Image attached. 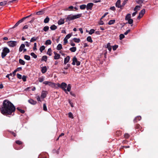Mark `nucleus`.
I'll return each instance as SVG.
<instances>
[{"label": "nucleus", "instance_id": "79ce46f5", "mask_svg": "<svg viewBox=\"0 0 158 158\" xmlns=\"http://www.w3.org/2000/svg\"><path fill=\"white\" fill-rule=\"evenodd\" d=\"M16 109L17 110H18V111H19V112H20L22 114H23L25 112V111L24 110H22L19 107H17Z\"/></svg>", "mask_w": 158, "mask_h": 158}, {"label": "nucleus", "instance_id": "7ed1b4c3", "mask_svg": "<svg viewBox=\"0 0 158 158\" xmlns=\"http://www.w3.org/2000/svg\"><path fill=\"white\" fill-rule=\"evenodd\" d=\"M10 52V49L7 47H5L2 48V52L1 53V56L4 58L8 53Z\"/></svg>", "mask_w": 158, "mask_h": 158}, {"label": "nucleus", "instance_id": "9d476101", "mask_svg": "<svg viewBox=\"0 0 158 158\" xmlns=\"http://www.w3.org/2000/svg\"><path fill=\"white\" fill-rule=\"evenodd\" d=\"M48 93L46 91L43 90L42 91L41 94V97L43 98H45L47 96Z\"/></svg>", "mask_w": 158, "mask_h": 158}, {"label": "nucleus", "instance_id": "aec40b11", "mask_svg": "<svg viewBox=\"0 0 158 158\" xmlns=\"http://www.w3.org/2000/svg\"><path fill=\"white\" fill-rule=\"evenodd\" d=\"M131 15L130 13L126 15L125 18V20L126 21L128 20L129 19H131Z\"/></svg>", "mask_w": 158, "mask_h": 158}, {"label": "nucleus", "instance_id": "9b49d317", "mask_svg": "<svg viewBox=\"0 0 158 158\" xmlns=\"http://www.w3.org/2000/svg\"><path fill=\"white\" fill-rule=\"evenodd\" d=\"M70 56H67L64 59V64H66L68 62H69L70 60Z\"/></svg>", "mask_w": 158, "mask_h": 158}, {"label": "nucleus", "instance_id": "f8f14e48", "mask_svg": "<svg viewBox=\"0 0 158 158\" xmlns=\"http://www.w3.org/2000/svg\"><path fill=\"white\" fill-rule=\"evenodd\" d=\"M120 0H118L115 4V6L118 8H121Z\"/></svg>", "mask_w": 158, "mask_h": 158}, {"label": "nucleus", "instance_id": "864d4df0", "mask_svg": "<svg viewBox=\"0 0 158 158\" xmlns=\"http://www.w3.org/2000/svg\"><path fill=\"white\" fill-rule=\"evenodd\" d=\"M129 136L130 135L128 133H125L124 135V137L126 139L128 138Z\"/></svg>", "mask_w": 158, "mask_h": 158}, {"label": "nucleus", "instance_id": "c756f323", "mask_svg": "<svg viewBox=\"0 0 158 158\" xmlns=\"http://www.w3.org/2000/svg\"><path fill=\"white\" fill-rule=\"evenodd\" d=\"M127 21H128V22H126V23H128L130 24H132V23H133V20L132 19H130L128 20H127Z\"/></svg>", "mask_w": 158, "mask_h": 158}, {"label": "nucleus", "instance_id": "a19ab883", "mask_svg": "<svg viewBox=\"0 0 158 158\" xmlns=\"http://www.w3.org/2000/svg\"><path fill=\"white\" fill-rule=\"evenodd\" d=\"M71 86L70 84H69L67 86V89H66L67 90V91H68V92H70L71 90Z\"/></svg>", "mask_w": 158, "mask_h": 158}, {"label": "nucleus", "instance_id": "f03ea898", "mask_svg": "<svg viewBox=\"0 0 158 158\" xmlns=\"http://www.w3.org/2000/svg\"><path fill=\"white\" fill-rule=\"evenodd\" d=\"M82 16V14H80L76 15H73L72 14L69 15L67 16L66 18V21H69L73 20L75 19L79 18Z\"/></svg>", "mask_w": 158, "mask_h": 158}, {"label": "nucleus", "instance_id": "4468645a", "mask_svg": "<svg viewBox=\"0 0 158 158\" xmlns=\"http://www.w3.org/2000/svg\"><path fill=\"white\" fill-rule=\"evenodd\" d=\"M25 44H22L19 48V52H22L23 50V49H24V48H25Z\"/></svg>", "mask_w": 158, "mask_h": 158}, {"label": "nucleus", "instance_id": "c85d7f7f", "mask_svg": "<svg viewBox=\"0 0 158 158\" xmlns=\"http://www.w3.org/2000/svg\"><path fill=\"white\" fill-rule=\"evenodd\" d=\"M64 23V19H60L58 22V23L59 25H62Z\"/></svg>", "mask_w": 158, "mask_h": 158}, {"label": "nucleus", "instance_id": "e433bc0d", "mask_svg": "<svg viewBox=\"0 0 158 158\" xmlns=\"http://www.w3.org/2000/svg\"><path fill=\"white\" fill-rule=\"evenodd\" d=\"M52 43L51 41L50 40H47L45 43V44L48 45H50Z\"/></svg>", "mask_w": 158, "mask_h": 158}, {"label": "nucleus", "instance_id": "cd10ccee", "mask_svg": "<svg viewBox=\"0 0 158 158\" xmlns=\"http://www.w3.org/2000/svg\"><path fill=\"white\" fill-rule=\"evenodd\" d=\"M50 29L52 30H54L57 29V27L55 25H52L50 27Z\"/></svg>", "mask_w": 158, "mask_h": 158}, {"label": "nucleus", "instance_id": "2f4dec72", "mask_svg": "<svg viewBox=\"0 0 158 158\" xmlns=\"http://www.w3.org/2000/svg\"><path fill=\"white\" fill-rule=\"evenodd\" d=\"M52 49L51 48H50L48 49V51L47 52V54L49 56H51L52 55Z\"/></svg>", "mask_w": 158, "mask_h": 158}, {"label": "nucleus", "instance_id": "052dcab7", "mask_svg": "<svg viewBox=\"0 0 158 158\" xmlns=\"http://www.w3.org/2000/svg\"><path fill=\"white\" fill-rule=\"evenodd\" d=\"M70 66V64H67L66 67H64V69H67Z\"/></svg>", "mask_w": 158, "mask_h": 158}, {"label": "nucleus", "instance_id": "ddd939ff", "mask_svg": "<svg viewBox=\"0 0 158 158\" xmlns=\"http://www.w3.org/2000/svg\"><path fill=\"white\" fill-rule=\"evenodd\" d=\"M45 11L43 9L40 11L36 12V15H43L45 13Z\"/></svg>", "mask_w": 158, "mask_h": 158}, {"label": "nucleus", "instance_id": "ea45409f", "mask_svg": "<svg viewBox=\"0 0 158 158\" xmlns=\"http://www.w3.org/2000/svg\"><path fill=\"white\" fill-rule=\"evenodd\" d=\"M45 47L44 46H41L40 48V52H42L45 49Z\"/></svg>", "mask_w": 158, "mask_h": 158}, {"label": "nucleus", "instance_id": "bf43d9fd", "mask_svg": "<svg viewBox=\"0 0 158 158\" xmlns=\"http://www.w3.org/2000/svg\"><path fill=\"white\" fill-rule=\"evenodd\" d=\"M16 143L19 145H20L22 144V142L19 140H17L15 142Z\"/></svg>", "mask_w": 158, "mask_h": 158}, {"label": "nucleus", "instance_id": "5701e85b", "mask_svg": "<svg viewBox=\"0 0 158 158\" xmlns=\"http://www.w3.org/2000/svg\"><path fill=\"white\" fill-rule=\"evenodd\" d=\"M62 48V44H59L56 47L57 50H60Z\"/></svg>", "mask_w": 158, "mask_h": 158}, {"label": "nucleus", "instance_id": "72a5a7b5", "mask_svg": "<svg viewBox=\"0 0 158 158\" xmlns=\"http://www.w3.org/2000/svg\"><path fill=\"white\" fill-rule=\"evenodd\" d=\"M44 77L43 76H42L38 78L39 81L40 82H42L44 80Z\"/></svg>", "mask_w": 158, "mask_h": 158}, {"label": "nucleus", "instance_id": "a211bd4d", "mask_svg": "<svg viewBox=\"0 0 158 158\" xmlns=\"http://www.w3.org/2000/svg\"><path fill=\"white\" fill-rule=\"evenodd\" d=\"M39 38V37H32L30 40V42H33L34 41H36L37 39Z\"/></svg>", "mask_w": 158, "mask_h": 158}, {"label": "nucleus", "instance_id": "6e6d98bb", "mask_svg": "<svg viewBox=\"0 0 158 158\" xmlns=\"http://www.w3.org/2000/svg\"><path fill=\"white\" fill-rule=\"evenodd\" d=\"M127 1L125 0L123 1V2L121 5V7H123L125 6L127 3Z\"/></svg>", "mask_w": 158, "mask_h": 158}, {"label": "nucleus", "instance_id": "69168bd1", "mask_svg": "<svg viewBox=\"0 0 158 158\" xmlns=\"http://www.w3.org/2000/svg\"><path fill=\"white\" fill-rule=\"evenodd\" d=\"M136 2L138 4H142L143 2V1L142 0H138Z\"/></svg>", "mask_w": 158, "mask_h": 158}, {"label": "nucleus", "instance_id": "774afa93", "mask_svg": "<svg viewBox=\"0 0 158 158\" xmlns=\"http://www.w3.org/2000/svg\"><path fill=\"white\" fill-rule=\"evenodd\" d=\"M110 9L111 10H112L113 11H114L115 10V7L114 6H112L111 7H110Z\"/></svg>", "mask_w": 158, "mask_h": 158}, {"label": "nucleus", "instance_id": "412c9836", "mask_svg": "<svg viewBox=\"0 0 158 158\" xmlns=\"http://www.w3.org/2000/svg\"><path fill=\"white\" fill-rule=\"evenodd\" d=\"M49 29V27L48 26H46L44 27L43 29V30L42 31V32L43 31H44L45 32H46L48 31Z\"/></svg>", "mask_w": 158, "mask_h": 158}, {"label": "nucleus", "instance_id": "a878e982", "mask_svg": "<svg viewBox=\"0 0 158 158\" xmlns=\"http://www.w3.org/2000/svg\"><path fill=\"white\" fill-rule=\"evenodd\" d=\"M145 10L144 9H143L141 10L139 14V15H141V16H143V15L145 14Z\"/></svg>", "mask_w": 158, "mask_h": 158}, {"label": "nucleus", "instance_id": "09e8293b", "mask_svg": "<svg viewBox=\"0 0 158 158\" xmlns=\"http://www.w3.org/2000/svg\"><path fill=\"white\" fill-rule=\"evenodd\" d=\"M94 30L93 29H91L89 31V34L90 35H92L94 33Z\"/></svg>", "mask_w": 158, "mask_h": 158}, {"label": "nucleus", "instance_id": "13d9d810", "mask_svg": "<svg viewBox=\"0 0 158 158\" xmlns=\"http://www.w3.org/2000/svg\"><path fill=\"white\" fill-rule=\"evenodd\" d=\"M17 77L19 79H21L22 78V75L19 73H17Z\"/></svg>", "mask_w": 158, "mask_h": 158}, {"label": "nucleus", "instance_id": "4c0bfd02", "mask_svg": "<svg viewBox=\"0 0 158 158\" xmlns=\"http://www.w3.org/2000/svg\"><path fill=\"white\" fill-rule=\"evenodd\" d=\"M24 58L25 59L27 60H30V56L27 55H24Z\"/></svg>", "mask_w": 158, "mask_h": 158}, {"label": "nucleus", "instance_id": "680f3d73", "mask_svg": "<svg viewBox=\"0 0 158 158\" xmlns=\"http://www.w3.org/2000/svg\"><path fill=\"white\" fill-rule=\"evenodd\" d=\"M22 67H18V68H17L15 70L17 72V71H21V70H22Z\"/></svg>", "mask_w": 158, "mask_h": 158}, {"label": "nucleus", "instance_id": "423d86ee", "mask_svg": "<svg viewBox=\"0 0 158 158\" xmlns=\"http://www.w3.org/2000/svg\"><path fill=\"white\" fill-rule=\"evenodd\" d=\"M59 85V86L64 90L66 93H68L67 92V90L65 89L67 87V85L66 83L62 82L60 85Z\"/></svg>", "mask_w": 158, "mask_h": 158}, {"label": "nucleus", "instance_id": "2eb2a0df", "mask_svg": "<svg viewBox=\"0 0 158 158\" xmlns=\"http://www.w3.org/2000/svg\"><path fill=\"white\" fill-rule=\"evenodd\" d=\"M141 119V117L140 116H138L136 117L134 119V123H136L137 121L140 120Z\"/></svg>", "mask_w": 158, "mask_h": 158}, {"label": "nucleus", "instance_id": "bb28decb", "mask_svg": "<svg viewBox=\"0 0 158 158\" xmlns=\"http://www.w3.org/2000/svg\"><path fill=\"white\" fill-rule=\"evenodd\" d=\"M73 40H74V41L76 43H79L80 41V40L79 38H74L73 39Z\"/></svg>", "mask_w": 158, "mask_h": 158}, {"label": "nucleus", "instance_id": "e2e57ef3", "mask_svg": "<svg viewBox=\"0 0 158 158\" xmlns=\"http://www.w3.org/2000/svg\"><path fill=\"white\" fill-rule=\"evenodd\" d=\"M130 29H128L127 30L126 32H125L124 33V35H127L128 33L130 31Z\"/></svg>", "mask_w": 158, "mask_h": 158}, {"label": "nucleus", "instance_id": "0e129e2a", "mask_svg": "<svg viewBox=\"0 0 158 158\" xmlns=\"http://www.w3.org/2000/svg\"><path fill=\"white\" fill-rule=\"evenodd\" d=\"M25 45L27 47H29L30 46V43H28L27 41L25 42Z\"/></svg>", "mask_w": 158, "mask_h": 158}, {"label": "nucleus", "instance_id": "c03bdc74", "mask_svg": "<svg viewBox=\"0 0 158 158\" xmlns=\"http://www.w3.org/2000/svg\"><path fill=\"white\" fill-rule=\"evenodd\" d=\"M124 34H121L119 35V39L120 40H122V39L124 38L125 37Z\"/></svg>", "mask_w": 158, "mask_h": 158}, {"label": "nucleus", "instance_id": "5fc2aeb1", "mask_svg": "<svg viewBox=\"0 0 158 158\" xmlns=\"http://www.w3.org/2000/svg\"><path fill=\"white\" fill-rule=\"evenodd\" d=\"M68 115H69V118H73V115L72 113H71V112L69 113L68 114Z\"/></svg>", "mask_w": 158, "mask_h": 158}, {"label": "nucleus", "instance_id": "b1692460", "mask_svg": "<svg viewBox=\"0 0 158 158\" xmlns=\"http://www.w3.org/2000/svg\"><path fill=\"white\" fill-rule=\"evenodd\" d=\"M47 60V56H43L41 59L42 61H44L45 62H46Z\"/></svg>", "mask_w": 158, "mask_h": 158}, {"label": "nucleus", "instance_id": "338daca9", "mask_svg": "<svg viewBox=\"0 0 158 158\" xmlns=\"http://www.w3.org/2000/svg\"><path fill=\"white\" fill-rule=\"evenodd\" d=\"M68 40L67 39H66L65 38H64V44H66L67 43H68Z\"/></svg>", "mask_w": 158, "mask_h": 158}, {"label": "nucleus", "instance_id": "6e6552de", "mask_svg": "<svg viewBox=\"0 0 158 158\" xmlns=\"http://www.w3.org/2000/svg\"><path fill=\"white\" fill-rule=\"evenodd\" d=\"M43 83L45 85H48L49 86L52 87H54L55 86V84L52 82L48 81H44L43 82Z\"/></svg>", "mask_w": 158, "mask_h": 158}, {"label": "nucleus", "instance_id": "49530a36", "mask_svg": "<svg viewBox=\"0 0 158 158\" xmlns=\"http://www.w3.org/2000/svg\"><path fill=\"white\" fill-rule=\"evenodd\" d=\"M27 77V76L23 75L22 77V78L24 81H26L27 80L26 78Z\"/></svg>", "mask_w": 158, "mask_h": 158}, {"label": "nucleus", "instance_id": "6ab92c4d", "mask_svg": "<svg viewBox=\"0 0 158 158\" xmlns=\"http://www.w3.org/2000/svg\"><path fill=\"white\" fill-rule=\"evenodd\" d=\"M106 47L107 48L110 52L112 48L110 46V43H109L107 44Z\"/></svg>", "mask_w": 158, "mask_h": 158}, {"label": "nucleus", "instance_id": "a18cd8bd", "mask_svg": "<svg viewBox=\"0 0 158 158\" xmlns=\"http://www.w3.org/2000/svg\"><path fill=\"white\" fill-rule=\"evenodd\" d=\"M7 3V1H3L2 2H1V6L5 5Z\"/></svg>", "mask_w": 158, "mask_h": 158}, {"label": "nucleus", "instance_id": "393cba45", "mask_svg": "<svg viewBox=\"0 0 158 158\" xmlns=\"http://www.w3.org/2000/svg\"><path fill=\"white\" fill-rule=\"evenodd\" d=\"M115 21L114 19L110 20L109 21V22L108 23V24L109 25H111L114 24L115 23Z\"/></svg>", "mask_w": 158, "mask_h": 158}, {"label": "nucleus", "instance_id": "58836bf2", "mask_svg": "<svg viewBox=\"0 0 158 158\" xmlns=\"http://www.w3.org/2000/svg\"><path fill=\"white\" fill-rule=\"evenodd\" d=\"M80 8L81 10H84L86 8V5L85 4L81 5L80 6Z\"/></svg>", "mask_w": 158, "mask_h": 158}, {"label": "nucleus", "instance_id": "8fccbe9b", "mask_svg": "<svg viewBox=\"0 0 158 158\" xmlns=\"http://www.w3.org/2000/svg\"><path fill=\"white\" fill-rule=\"evenodd\" d=\"M118 47V45H115L113 46L112 47L113 50L114 51H115L116 50L117 48Z\"/></svg>", "mask_w": 158, "mask_h": 158}, {"label": "nucleus", "instance_id": "7c9ffc66", "mask_svg": "<svg viewBox=\"0 0 158 158\" xmlns=\"http://www.w3.org/2000/svg\"><path fill=\"white\" fill-rule=\"evenodd\" d=\"M50 20L49 18L48 17H47L44 20V23H48Z\"/></svg>", "mask_w": 158, "mask_h": 158}, {"label": "nucleus", "instance_id": "37998d69", "mask_svg": "<svg viewBox=\"0 0 158 158\" xmlns=\"http://www.w3.org/2000/svg\"><path fill=\"white\" fill-rule=\"evenodd\" d=\"M30 55L32 56L35 59H36L37 58V56L34 52H31Z\"/></svg>", "mask_w": 158, "mask_h": 158}, {"label": "nucleus", "instance_id": "1a4fd4ad", "mask_svg": "<svg viewBox=\"0 0 158 158\" xmlns=\"http://www.w3.org/2000/svg\"><path fill=\"white\" fill-rule=\"evenodd\" d=\"M94 4L92 3H88L86 6V8L87 10H92Z\"/></svg>", "mask_w": 158, "mask_h": 158}, {"label": "nucleus", "instance_id": "473e14b6", "mask_svg": "<svg viewBox=\"0 0 158 158\" xmlns=\"http://www.w3.org/2000/svg\"><path fill=\"white\" fill-rule=\"evenodd\" d=\"M19 62L20 64L23 65H24L25 64V61L21 59L19 60Z\"/></svg>", "mask_w": 158, "mask_h": 158}, {"label": "nucleus", "instance_id": "0eeeda50", "mask_svg": "<svg viewBox=\"0 0 158 158\" xmlns=\"http://www.w3.org/2000/svg\"><path fill=\"white\" fill-rule=\"evenodd\" d=\"M17 43V41H10L8 42V45L11 47H14L16 46Z\"/></svg>", "mask_w": 158, "mask_h": 158}, {"label": "nucleus", "instance_id": "dca6fc26", "mask_svg": "<svg viewBox=\"0 0 158 158\" xmlns=\"http://www.w3.org/2000/svg\"><path fill=\"white\" fill-rule=\"evenodd\" d=\"M28 102L31 104L34 105H35L37 103V102L36 101H35L31 99H29Z\"/></svg>", "mask_w": 158, "mask_h": 158}, {"label": "nucleus", "instance_id": "603ef678", "mask_svg": "<svg viewBox=\"0 0 158 158\" xmlns=\"http://www.w3.org/2000/svg\"><path fill=\"white\" fill-rule=\"evenodd\" d=\"M43 110L45 111H46L47 110V106L45 103L43 104Z\"/></svg>", "mask_w": 158, "mask_h": 158}, {"label": "nucleus", "instance_id": "de8ad7c7", "mask_svg": "<svg viewBox=\"0 0 158 158\" xmlns=\"http://www.w3.org/2000/svg\"><path fill=\"white\" fill-rule=\"evenodd\" d=\"M71 36H72V35L71 34H69L66 35V36L65 37V38L68 40L70 38V37Z\"/></svg>", "mask_w": 158, "mask_h": 158}, {"label": "nucleus", "instance_id": "4d7b16f0", "mask_svg": "<svg viewBox=\"0 0 158 158\" xmlns=\"http://www.w3.org/2000/svg\"><path fill=\"white\" fill-rule=\"evenodd\" d=\"M36 47V43H35L34 44V47L33 48V50L35 51V50H37Z\"/></svg>", "mask_w": 158, "mask_h": 158}, {"label": "nucleus", "instance_id": "20e7f679", "mask_svg": "<svg viewBox=\"0 0 158 158\" xmlns=\"http://www.w3.org/2000/svg\"><path fill=\"white\" fill-rule=\"evenodd\" d=\"M31 16V15H28L27 16L24 17L22 18L21 19L19 20L16 23L15 25L13 26L12 27H11V28L13 29L15 28V27H16L17 26H18V25L20 23H21L23 22V21L26 19L30 17Z\"/></svg>", "mask_w": 158, "mask_h": 158}, {"label": "nucleus", "instance_id": "c9c22d12", "mask_svg": "<svg viewBox=\"0 0 158 158\" xmlns=\"http://www.w3.org/2000/svg\"><path fill=\"white\" fill-rule=\"evenodd\" d=\"M87 40L90 43L93 42V40L92 39L91 37L90 36H89L87 38Z\"/></svg>", "mask_w": 158, "mask_h": 158}, {"label": "nucleus", "instance_id": "f3484780", "mask_svg": "<svg viewBox=\"0 0 158 158\" xmlns=\"http://www.w3.org/2000/svg\"><path fill=\"white\" fill-rule=\"evenodd\" d=\"M47 69L46 66L43 67L42 68L41 71L43 73H45L47 71Z\"/></svg>", "mask_w": 158, "mask_h": 158}, {"label": "nucleus", "instance_id": "f257e3e1", "mask_svg": "<svg viewBox=\"0 0 158 158\" xmlns=\"http://www.w3.org/2000/svg\"><path fill=\"white\" fill-rule=\"evenodd\" d=\"M15 110V107L10 101L7 99L3 101L1 110L2 114L10 117L14 115Z\"/></svg>", "mask_w": 158, "mask_h": 158}, {"label": "nucleus", "instance_id": "f704fd0d", "mask_svg": "<svg viewBox=\"0 0 158 158\" xmlns=\"http://www.w3.org/2000/svg\"><path fill=\"white\" fill-rule=\"evenodd\" d=\"M60 57V55L58 54H57L56 55H55L54 56V59L55 60H57L59 59Z\"/></svg>", "mask_w": 158, "mask_h": 158}, {"label": "nucleus", "instance_id": "4be33fe9", "mask_svg": "<svg viewBox=\"0 0 158 158\" xmlns=\"http://www.w3.org/2000/svg\"><path fill=\"white\" fill-rule=\"evenodd\" d=\"M69 50L72 52H75L77 50V48L76 47H72L70 48Z\"/></svg>", "mask_w": 158, "mask_h": 158}, {"label": "nucleus", "instance_id": "3c124183", "mask_svg": "<svg viewBox=\"0 0 158 158\" xmlns=\"http://www.w3.org/2000/svg\"><path fill=\"white\" fill-rule=\"evenodd\" d=\"M140 6H139L137 5L136 6L134 9V10H140Z\"/></svg>", "mask_w": 158, "mask_h": 158}, {"label": "nucleus", "instance_id": "39448f33", "mask_svg": "<svg viewBox=\"0 0 158 158\" xmlns=\"http://www.w3.org/2000/svg\"><path fill=\"white\" fill-rule=\"evenodd\" d=\"M76 63V65L77 66H79L80 65V62L77 60V59L75 56H74L73 59V62L72 64L73 65H75Z\"/></svg>", "mask_w": 158, "mask_h": 158}]
</instances>
